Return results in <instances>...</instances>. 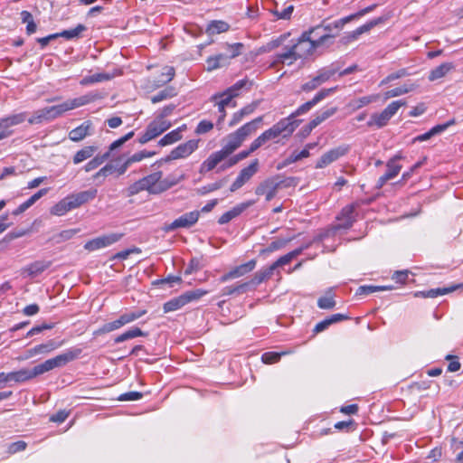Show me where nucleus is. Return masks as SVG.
<instances>
[{"mask_svg": "<svg viewBox=\"0 0 463 463\" xmlns=\"http://www.w3.org/2000/svg\"><path fill=\"white\" fill-rule=\"evenodd\" d=\"M262 117H258L253 120L247 122L236 131L229 134L224 141L225 144L221 150L211 154L201 165L200 173L210 172L213 170L218 164L231 156L239 148L247 137L254 133L259 124L262 122Z\"/></svg>", "mask_w": 463, "mask_h": 463, "instance_id": "1", "label": "nucleus"}, {"mask_svg": "<svg viewBox=\"0 0 463 463\" xmlns=\"http://www.w3.org/2000/svg\"><path fill=\"white\" fill-rule=\"evenodd\" d=\"M82 350L80 348L73 347L53 358L35 365L31 370L24 368L15 372L5 373V382L7 383L9 382L24 383L30 381L55 368L66 365L68 363L78 358Z\"/></svg>", "mask_w": 463, "mask_h": 463, "instance_id": "2", "label": "nucleus"}, {"mask_svg": "<svg viewBox=\"0 0 463 463\" xmlns=\"http://www.w3.org/2000/svg\"><path fill=\"white\" fill-rule=\"evenodd\" d=\"M177 183L178 180L175 179H163V173L161 171H157L147 175L130 184L127 189L128 195L132 196L143 191H146L149 194H160L175 185Z\"/></svg>", "mask_w": 463, "mask_h": 463, "instance_id": "3", "label": "nucleus"}, {"mask_svg": "<svg viewBox=\"0 0 463 463\" xmlns=\"http://www.w3.org/2000/svg\"><path fill=\"white\" fill-rule=\"evenodd\" d=\"M405 105L406 102L401 99L392 101L382 112L372 114L367 122V126L376 128L385 127L390 119L398 112L399 109Z\"/></svg>", "mask_w": 463, "mask_h": 463, "instance_id": "4", "label": "nucleus"}, {"mask_svg": "<svg viewBox=\"0 0 463 463\" xmlns=\"http://www.w3.org/2000/svg\"><path fill=\"white\" fill-rule=\"evenodd\" d=\"M303 33L307 36L310 43H314L316 49L330 46L335 37V34L330 33V26H324V24L314 26Z\"/></svg>", "mask_w": 463, "mask_h": 463, "instance_id": "5", "label": "nucleus"}, {"mask_svg": "<svg viewBox=\"0 0 463 463\" xmlns=\"http://www.w3.org/2000/svg\"><path fill=\"white\" fill-rule=\"evenodd\" d=\"M246 80H241L226 90L212 96L211 100L214 101L215 105H222L226 108H235L237 104L233 101V99L239 95V91L246 85Z\"/></svg>", "mask_w": 463, "mask_h": 463, "instance_id": "6", "label": "nucleus"}, {"mask_svg": "<svg viewBox=\"0 0 463 463\" xmlns=\"http://www.w3.org/2000/svg\"><path fill=\"white\" fill-rule=\"evenodd\" d=\"M207 294L206 290L203 289H195L192 291H187L177 298H172L171 300L165 302L164 304V311L165 313L173 312L182 308L186 304L190 303L193 300H197L200 298L203 297Z\"/></svg>", "mask_w": 463, "mask_h": 463, "instance_id": "7", "label": "nucleus"}, {"mask_svg": "<svg viewBox=\"0 0 463 463\" xmlns=\"http://www.w3.org/2000/svg\"><path fill=\"white\" fill-rule=\"evenodd\" d=\"M171 126L172 124L169 120H161L156 118L147 125L145 132L139 137L138 142L144 145L159 137L165 131L169 129Z\"/></svg>", "mask_w": 463, "mask_h": 463, "instance_id": "8", "label": "nucleus"}, {"mask_svg": "<svg viewBox=\"0 0 463 463\" xmlns=\"http://www.w3.org/2000/svg\"><path fill=\"white\" fill-rule=\"evenodd\" d=\"M133 137H134V131H130V132L127 133L125 136H123L122 137L112 142L109 146V151L106 152L104 155H102L100 156H95L90 161H89L85 165L84 170L86 172H90V171L96 169L97 167H99L103 162H105L109 157L111 151L120 147L123 144H125L127 141L131 139Z\"/></svg>", "mask_w": 463, "mask_h": 463, "instance_id": "9", "label": "nucleus"}, {"mask_svg": "<svg viewBox=\"0 0 463 463\" xmlns=\"http://www.w3.org/2000/svg\"><path fill=\"white\" fill-rule=\"evenodd\" d=\"M289 120L290 119L282 118L274 124L270 128L265 130L263 133L265 134L267 139L270 141L277 138L280 135H282L283 137H289L294 132V124Z\"/></svg>", "mask_w": 463, "mask_h": 463, "instance_id": "10", "label": "nucleus"}, {"mask_svg": "<svg viewBox=\"0 0 463 463\" xmlns=\"http://www.w3.org/2000/svg\"><path fill=\"white\" fill-rule=\"evenodd\" d=\"M26 119V113L10 115L0 118V140L9 137L13 134L11 127L19 125Z\"/></svg>", "mask_w": 463, "mask_h": 463, "instance_id": "11", "label": "nucleus"}, {"mask_svg": "<svg viewBox=\"0 0 463 463\" xmlns=\"http://www.w3.org/2000/svg\"><path fill=\"white\" fill-rule=\"evenodd\" d=\"M259 170V160H253L247 167H244L239 173L237 178L230 187L231 192H235L242 187Z\"/></svg>", "mask_w": 463, "mask_h": 463, "instance_id": "12", "label": "nucleus"}, {"mask_svg": "<svg viewBox=\"0 0 463 463\" xmlns=\"http://www.w3.org/2000/svg\"><path fill=\"white\" fill-rule=\"evenodd\" d=\"M200 212L193 211L190 213H186L177 219H175L173 222L168 224L165 228V232L174 231L178 228H190L194 225L199 219Z\"/></svg>", "mask_w": 463, "mask_h": 463, "instance_id": "13", "label": "nucleus"}, {"mask_svg": "<svg viewBox=\"0 0 463 463\" xmlns=\"http://www.w3.org/2000/svg\"><path fill=\"white\" fill-rule=\"evenodd\" d=\"M99 98L98 94L94 93H88L83 96L68 99L63 103L58 104L60 107V110L61 114H64L65 112L69 110H72L74 109L82 107L84 105H87L89 103H91L95 101Z\"/></svg>", "mask_w": 463, "mask_h": 463, "instance_id": "14", "label": "nucleus"}, {"mask_svg": "<svg viewBox=\"0 0 463 463\" xmlns=\"http://www.w3.org/2000/svg\"><path fill=\"white\" fill-rule=\"evenodd\" d=\"M354 205H346L341 211V213L336 217L338 223L333 225L330 228V231L333 232L341 230V229H349L354 222Z\"/></svg>", "mask_w": 463, "mask_h": 463, "instance_id": "15", "label": "nucleus"}, {"mask_svg": "<svg viewBox=\"0 0 463 463\" xmlns=\"http://www.w3.org/2000/svg\"><path fill=\"white\" fill-rule=\"evenodd\" d=\"M347 152L348 146H345L332 148L320 156L316 164V167L324 168L331 163L336 161L341 156H345Z\"/></svg>", "mask_w": 463, "mask_h": 463, "instance_id": "16", "label": "nucleus"}, {"mask_svg": "<svg viewBox=\"0 0 463 463\" xmlns=\"http://www.w3.org/2000/svg\"><path fill=\"white\" fill-rule=\"evenodd\" d=\"M279 186L280 182L276 181L274 178H269L256 187L255 194L257 195H265L266 200L269 202L276 196Z\"/></svg>", "mask_w": 463, "mask_h": 463, "instance_id": "17", "label": "nucleus"}, {"mask_svg": "<svg viewBox=\"0 0 463 463\" xmlns=\"http://www.w3.org/2000/svg\"><path fill=\"white\" fill-rule=\"evenodd\" d=\"M297 57L298 59H305L314 53L317 50L314 46V43H311L307 36L302 33L298 41L292 44Z\"/></svg>", "mask_w": 463, "mask_h": 463, "instance_id": "18", "label": "nucleus"}, {"mask_svg": "<svg viewBox=\"0 0 463 463\" xmlns=\"http://www.w3.org/2000/svg\"><path fill=\"white\" fill-rule=\"evenodd\" d=\"M198 139H191L185 143L180 144L171 151L169 158L176 160L189 156L198 148Z\"/></svg>", "mask_w": 463, "mask_h": 463, "instance_id": "19", "label": "nucleus"}, {"mask_svg": "<svg viewBox=\"0 0 463 463\" xmlns=\"http://www.w3.org/2000/svg\"><path fill=\"white\" fill-rule=\"evenodd\" d=\"M256 260H250V261L243 263L241 265H239L232 269H231L229 272L223 274L220 278L221 282H226L233 279H237L240 277L244 276L245 274L252 271L256 267Z\"/></svg>", "mask_w": 463, "mask_h": 463, "instance_id": "20", "label": "nucleus"}, {"mask_svg": "<svg viewBox=\"0 0 463 463\" xmlns=\"http://www.w3.org/2000/svg\"><path fill=\"white\" fill-rule=\"evenodd\" d=\"M52 265V261L50 260H36L26 267L23 268L21 270V274L24 277L35 278Z\"/></svg>", "mask_w": 463, "mask_h": 463, "instance_id": "21", "label": "nucleus"}, {"mask_svg": "<svg viewBox=\"0 0 463 463\" xmlns=\"http://www.w3.org/2000/svg\"><path fill=\"white\" fill-rule=\"evenodd\" d=\"M62 343H56L54 340H49L44 344L35 345L34 347L26 351V354L24 359H29L37 354H45L57 349L61 345Z\"/></svg>", "mask_w": 463, "mask_h": 463, "instance_id": "22", "label": "nucleus"}, {"mask_svg": "<svg viewBox=\"0 0 463 463\" xmlns=\"http://www.w3.org/2000/svg\"><path fill=\"white\" fill-rule=\"evenodd\" d=\"M299 60L297 57V53L292 45L286 46L283 49V52L277 53L274 56L273 65L276 66L278 64H287L292 65L296 61Z\"/></svg>", "mask_w": 463, "mask_h": 463, "instance_id": "23", "label": "nucleus"}, {"mask_svg": "<svg viewBox=\"0 0 463 463\" xmlns=\"http://www.w3.org/2000/svg\"><path fill=\"white\" fill-rule=\"evenodd\" d=\"M384 21V18L378 17L376 19H373L372 21H369L368 23L359 26L354 31L350 33L348 35L344 37V42L350 43L352 41L356 40L361 34L369 32L371 29H373L374 26L382 24Z\"/></svg>", "mask_w": 463, "mask_h": 463, "instance_id": "24", "label": "nucleus"}, {"mask_svg": "<svg viewBox=\"0 0 463 463\" xmlns=\"http://www.w3.org/2000/svg\"><path fill=\"white\" fill-rule=\"evenodd\" d=\"M254 203L253 201H249L245 203H241L236 206H234L230 211H227L223 214H222L218 220V223L222 225L226 224L229 222H231L232 219L239 216L241 213H242L247 208L251 206Z\"/></svg>", "mask_w": 463, "mask_h": 463, "instance_id": "25", "label": "nucleus"}, {"mask_svg": "<svg viewBox=\"0 0 463 463\" xmlns=\"http://www.w3.org/2000/svg\"><path fill=\"white\" fill-rule=\"evenodd\" d=\"M456 124L455 118H452L446 123L439 124L434 126L432 128H430L428 132L419 135L413 138V142H423L427 141L432 137L439 135L448 129L450 126H453Z\"/></svg>", "mask_w": 463, "mask_h": 463, "instance_id": "26", "label": "nucleus"}, {"mask_svg": "<svg viewBox=\"0 0 463 463\" xmlns=\"http://www.w3.org/2000/svg\"><path fill=\"white\" fill-rule=\"evenodd\" d=\"M91 129V121L86 120L81 125L70 131L69 138L73 142H80L83 140L87 136L90 135Z\"/></svg>", "mask_w": 463, "mask_h": 463, "instance_id": "27", "label": "nucleus"}, {"mask_svg": "<svg viewBox=\"0 0 463 463\" xmlns=\"http://www.w3.org/2000/svg\"><path fill=\"white\" fill-rule=\"evenodd\" d=\"M454 69L452 62H444L439 66L431 70L429 73L428 79L430 81H435L445 77L450 71Z\"/></svg>", "mask_w": 463, "mask_h": 463, "instance_id": "28", "label": "nucleus"}, {"mask_svg": "<svg viewBox=\"0 0 463 463\" xmlns=\"http://www.w3.org/2000/svg\"><path fill=\"white\" fill-rule=\"evenodd\" d=\"M257 106H258L257 103H251V104H249V105L243 107L239 111L235 112L232 115V119L229 122V126L234 127L237 124H239L243 119L244 117L249 116L251 113H253L254 110L256 109Z\"/></svg>", "mask_w": 463, "mask_h": 463, "instance_id": "29", "label": "nucleus"}, {"mask_svg": "<svg viewBox=\"0 0 463 463\" xmlns=\"http://www.w3.org/2000/svg\"><path fill=\"white\" fill-rule=\"evenodd\" d=\"M317 103L312 99L311 100L307 101L298 108V109L291 113L288 117L285 118V119H290L289 121L294 124V130L298 128L299 121L296 119V118L299 115L305 114L308 112Z\"/></svg>", "mask_w": 463, "mask_h": 463, "instance_id": "30", "label": "nucleus"}, {"mask_svg": "<svg viewBox=\"0 0 463 463\" xmlns=\"http://www.w3.org/2000/svg\"><path fill=\"white\" fill-rule=\"evenodd\" d=\"M230 24L222 20H213L209 23L206 27V33L209 35H213L217 33H222L229 31Z\"/></svg>", "mask_w": 463, "mask_h": 463, "instance_id": "31", "label": "nucleus"}, {"mask_svg": "<svg viewBox=\"0 0 463 463\" xmlns=\"http://www.w3.org/2000/svg\"><path fill=\"white\" fill-rule=\"evenodd\" d=\"M98 150L96 146H87L77 151L73 156V164L78 165L89 158H90Z\"/></svg>", "mask_w": 463, "mask_h": 463, "instance_id": "32", "label": "nucleus"}, {"mask_svg": "<svg viewBox=\"0 0 463 463\" xmlns=\"http://www.w3.org/2000/svg\"><path fill=\"white\" fill-rule=\"evenodd\" d=\"M340 70V67L337 64L332 63L328 67H325L320 69L317 71V78L319 80V81L323 84L329 80L336 72H338Z\"/></svg>", "mask_w": 463, "mask_h": 463, "instance_id": "33", "label": "nucleus"}, {"mask_svg": "<svg viewBox=\"0 0 463 463\" xmlns=\"http://www.w3.org/2000/svg\"><path fill=\"white\" fill-rule=\"evenodd\" d=\"M418 87L415 83L404 84L401 87H397L395 89L390 90L384 93V99H388L391 98L398 97L403 94H406L410 91L414 90Z\"/></svg>", "mask_w": 463, "mask_h": 463, "instance_id": "34", "label": "nucleus"}, {"mask_svg": "<svg viewBox=\"0 0 463 463\" xmlns=\"http://www.w3.org/2000/svg\"><path fill=\"white\" fill-rule=\"evenodd\" d=\"M302 250L303 248H299L281 256L270 265L271 269L275 271V269H277L279 267H282L288 264L294 258L298 256L302 252Z\"/></svg>", "mask_w": 463, "mask_h": 463, "instance_id": "35", "label": "nucleus"}, {"mask_svg": "<svg viewBox=\"0 0 463 463\" xmlns=\"http://www.w3.org/2000/svg\"><path fill=\"white\" fill-rule=\"evenodd\" d=\"M402 158V155L397 154L387 162V164H386L387 171L385 174L389 176L390 179H393L400 173V171L402 169V165L397 164L396 162Z\"/></svg>", "mask_w": 463, "mask_h": 463, "instance_id": "36", "label": "nucleus"}, {"mask_svg": "<svg viewBox=\"0 0 463 463\" xmlns=\"http://www.w3.org/2000/svg\"><path fill=\"white\" fill-rule=\"evenodd\" d=\"M337 111L336 107H332L317 113L312 120H310V127L317 128L322 122L335 115Z\"/></svg>", "mask_w": 463, "mask_h": 463, "instance_id": "37", "label": "nucleus"}, {"mask_svg": "<svg viewBox=\"0 0 463 463\" xmlns=\"http://www.w3.org/2000/svg\"><path fill=\"white\" fill-rule=\"evenodd\" d=\"M273 273L274 270L271 269L270 266L268 267L267 269H260L254 274L251 280L249 281L248 283H250V286H258L264 282L265 280L269 279L273 275Z\"/></svg>", "mask_w": 463, "mask_h": 463, "instance_id": "38", "label": "nucleus"}, {"mask_svg": "<svg viewBox=\"0 0 463 463\" xmlns=\"http://www.w3.org/2000/svg\"><path fill=\"white\" fill-rule=\"evenodd\" d=\"M146 334L145 332H143L140 328L132 327L131 329L118 335L114 339V342H115V344H119V343H122L124 341H127V340H129V339H132L135 337L146 336Z\"/></svg>", "mask_w": 463, "mask_h": 463, "instance_id": "39", "label": "nucleus"}, {"mask_svg": "<svg viewBox=\"0 0 463 463\" xmlns=\"http://www.w3.org/2000/svg\"><path fill=\"white\" fill-rule=\"evenodd\" d=\"M122 326H124V325H123L122 320H121V318L119 317L117 320H114L112 322L104 324L100 328L95 330L93 332V335H99L107 334V333L118 330V329H119Z\"/></svg>", "mask_w": 463, "mask_h": 463, "instance_id": "40", "label": "nucleus"}, {"mask_svg": "<svg viewBox=\"0 0 463 463\" xmlns=\"http://www.w3.org/2000/svg\"><path fill=\"white\" fill-rule=\"evenodd\" d=\"M87 30L84 24H78L75 28L69 30H63L60 33L61 37L66 40L78 39L81 36V33Z\"/></svg>", "mask_w": 463, "mask_h": 463, "instance_id": "41", "label": "nucleus"}, {"mask_svg": "<svg viewBox=\"0 0 463 463\" xmlns=\"http://www.w3.org/2000/svg\"><path fill=\"white\" fill-rule=\"evenodd\" d=\"M71 210L66 197L55 203L50 210L51 214L62 216Z\"/></svg>", "mask_w": 463, "mask_h": 463, "instance_id": "42", "label": "nucleus"}, {"mask_svg": "<svg viewBox=\"0 0 463 463\" xmlns=\"http://www.w3.org/2000/svg\"><path fill=\"white\" fill-rule=\"evenodd\" d=\"M176 96L175 88L167 87L151 97V102L156 104Z\"/></svg>", "mask_w": 463, "mask_h": 463, "instance_id": "43", "label": "nucleus"}, {"mask_svg": "<svg viewBox=\"0 0 463 463\" xmlns=\"http://www.w3.org/2000/svg\"><path fill=\"white\" fill-rule=\"evenodd\" d=\"M249 287H250V283H241L237 286L224 287L222 289L221 296L226 297V296H232L234 294L240 295V294L244 293Z\"/></svg>", "mask_w": 463, "mask_h": 463, "instance_id": "44", "label": "nucleus"}, {"mask_svg": "<svg viewBox=\"0 0 463 463\" xmlns=\"http://www.w3.org/2000/svg\"><path fill=\"white\" fill-rule=\"evenodd\" d=\"M289 33H284L279 36L276 39H272L269 43H267L262 48L261 51L263 52H271L276 48L279 47L283 43L288 39Z\"/></svg>", "mask_w": 463, "mask_h": 463, "instance_id": "45", "label": "nucleus"}, {"mask_svg": "<svg viewBox=\"0 0 463 463\" xmlns=\"http://www.w3.org/2000/svg\"><path fill=\"white\" fill-rule=\"evenodd\" d=\"M183 138V135L178 134V131H175V129L171 132L165 135L159 141L158 145L160 146H165L168 145H172Z\"/></svg>", "mask_w": 463, "mask_h": 463, "instance_id": "46", "label": "nucleus"}, {"mask_svg": "<svg viewBox=\"0 0 463 463\" xmlns=\"http://www.w3.org/2000/svg\"><path fill=\"white\" fill-rule=\"evenodd\" d=\"M317 306L321 309L333 308L335 306L334 295L331 292H328L326 296L319 298L317 300Z\"/></svg>", "mask_w": 463, "mask_h": 463, "instance_id": "47", "label": "nucleus"}, {"mask_svg": "<svg viewBox=\"0 0 463 463\" xmlns=\"http://www.w3.org/2000/svg\"><path fill=\"white\" fill-rule=\"evenodd\" d=\"M98 194V190L95 188H90L86 191H81L80 193H76L77 197L79 198L80 203L82 205L90 201H92Z\"/></svg>", "mask_w": 463, "mask_h": 463, "instance_id": "48", "label": "nucleus"}, {"mask_svg": "<svg viewBox=\"0 0 463 463\" xmlns=\"http://www.w3.org/2000/svg\"><path fill=\"white\" fill-rule=\"evenodd\" d=\"M164 71L162 72L161 79L157 81L156 86H162L168 82H170L174 77H175V68L172 66H165L164 69Z\"/></svg>", "mask_w": 463, "mask_h": 463, "instance_id": "49", "label": "nucleus"}, {"mask_svg": "<svg viewBox=\"0 0 463 463\" xmlns=\"http://www.w3.org/2000/svg\"><path fill=\"white\" fill-rule=\"evenodd\" d=\"M122 233H109L99 236V239L100 241L102 248H105L112 245L113 243L118 242L122 238Z\"/></svg>", "mask_w": 463, "mask_h": 463, "instance_id": "50", "label": "nucleus"}, {"mask_svg": "<svg viewBox=\"0 0 463 463\" xmlns=\"http://www.w3.org/2000/svg\"><path fill=\"white\" fill-rule=\"evenodd\" d=\"M109 80V76L108 74H106V73H97V74H93V75H90V76L84 77L80 80V84L81 85H88V84L100 82V81H104V80Z\"/></svg>", "mask_w": 463, "mask_h": 463, "instance_id": "51", "label": "nucleus"}, {"mask_svg": "<svg viewBox=\"0 0 463 463\" xmlns=\"http://www.w3.org/2000/svg\"><path fill=\"white\" fill-rule=\"evenodd\" d=\"M146 313V310H138V311H133L129 313H125L120 316V318L122 320L123 325H127L129 323H132L133 321L140 318Z\"/></svg>", "mask_w": 463, "mask_h": 463, "instance_id": "52", "label": "nucleus"}, {"mask_svg": "<svg viewBox=\"0 0 463 463\" xmlns=\"http://www.w3.org/2000/svg\"><path fill=\"white\" fill-rule=\"evenodd\" d=\"M288 354V352H267L261 355V361L266 364H271L279 362L283 354Z\"/></svg>", "mask_w": 463, "mask_h": 463, "instance_id": "53", "label": "nucleus"}, {"mask_svg": "<svg viewBox=\"0 0 463 463\" xmlns=\"http://www.w3.org/2000/svg\"><path fill=\"white\" fill-rule=\"evenodd\" d=\"M411 73L407 69H400L397 71L389 74L385 79L381 81V85H385L394 80L401 79L402 77L410 76Z\"/></svg>", "mask_w": 463, "mask_h": 463, "instance_id": "54", "label": "nucleus"}, {"mask_svg": "<svg viewBox=\"0 0 463 463\" xmlns=\"http://www.w3.org/2000/svg\"><path fill=\"white\" fill-rule=\"evenodd\" d=\"M355 15H348L331 24H328L326 26H330V33H333V30L340 31L345 26V24L352 21Z\"/></svg>", "mask_w": 463, "mask_h": 463, "instance_id": "55", "label": "nucleus"}, {"mask_svg": "<svg viewBox=\"0 0 463 463\" xmlns=\"http://www.w3.org/2000/svg\"><path fill=\"white\" fill-rule=\"evenodd\" d=\"M384 287L372 286V285H364L358 288L356 290V295L358 296H366L373 294L376 291L384 290Z\"/></svg>", "mask_w": 463, "mask_h": 463, "instance_id": "56", "label": "nucleus"}, {"mask_svg": "<svg viewBox=\"0 0 463 463\" xmlns=\"http://www.w3.org/2000/svg\"><path fill=\"white\" fill-rule=\"evenodd\" d=\"M219 59H224V54L220 53L215 56H211L206 60L207 70L213 71L222 67V63L219 62Z\"/></svg>", "mask_w": 463, "mask_h": 463, "instance_id": "57", "label": "nucleus"}, {"mask_svg": "<svg viewBox=\"0 0 463 463\" xmlns=\"http://www.w3.org/2000/svg\"><path fill=\"white\" fill-rule=\"evenodd\" d=\"M156 155V152H150L146 150H142L135 153L131 156L128 157V163H136L140 162L145 158L152 157Z\"/></svg>", "mask_w": 463, "mask_h": 463, "instance_id": "58", "label": "nucleus"}, {"mask_svg": "<svg viewBox=\"0 0 463 463\" xmlns=\"http://www.w3.org/2000/svg\"><path fill=\"white\" fill-rule=\"evenodd\" d=\"M456 288H457V287L432 288V289L427 290V296H428V298H434L439 296H442V295L448 294L449 292H452Z\"/></svg>", "mask_w": 463, "mask_h": 463, "instance_id": "59", "label": "nucleus"}, {"mask_svg": "<svg viewBox=\"0 0 463 463\" xmlns=\"http://www.w3.org/2000/svg\"><path fill=\"white\" fill-rule=\"evenodd\" d=\"M213 128V122H211L209 120H201L195 128V133L197 135H203V134L208 133Z\"/></svg>", "mask_w": 463, "mask_h": 463, "instance_id": "60", "label": "nucleus"}, {"mask_svg": "<svg viewBox=\"0 0 463 463\" xmlns=\"http://www.w3.org/2000/svg\"><path fill=\"white\" fill-rule=\"evenodd\" d=\"M379 95H369L359 98L356 102V109H361L378 99Z\"/></svg>", "mask_w": 463, "mask_h": 463, "instance_id": "61", "label": "nucleus"}, {"mask_svg": "<svg viewBox=\"0 0 463 463\" xmlns=\"http://www.w3.org/2000/svg\"><path fill=\"white\" fill-rule=\"evenodd\" d=\"M226 46L231 52V54L229 55L231 59L239 56L241 53V51L244 47L243 43H236L232 44L226 43Z\"/></svg>", "mask_w": 463, "mask_h": 463, "instance_id": "62", "label": "nucleus"}, {"mask_svg": "<svg viewBox=\"0 0 463 463\" xmlns=\"http://www.w3.org/2000/svg\"><path fill=\"white\" fill-rule=\"evenodd\" d=\"M320 85H322V83L319 81V80L315 76L313 77L309 81L304 83L302 86H301V90L305 92H309V91H312L314 90H316L317 88H318Z\"/></svg>", "mask_w": 463, "mask_h": 463, "instance_id": "63", "label": "nucleus"}, {"mask_svg": "<svg viewBox=\"0 0 463 463\" xmlns=\"http://www.w3.org/2000/svg\"><path fill=\"white\" fill-rule=\"evenodd\" d=\"M26 442H24V440H18L11 443L8 447L7 451L10 454H15L17 452L24 451L26 449Z\"/></svg>", "mask_w": 463, "mask_h": 463, "instance_id": "64", "label": "nucleus"}]
</instances>
